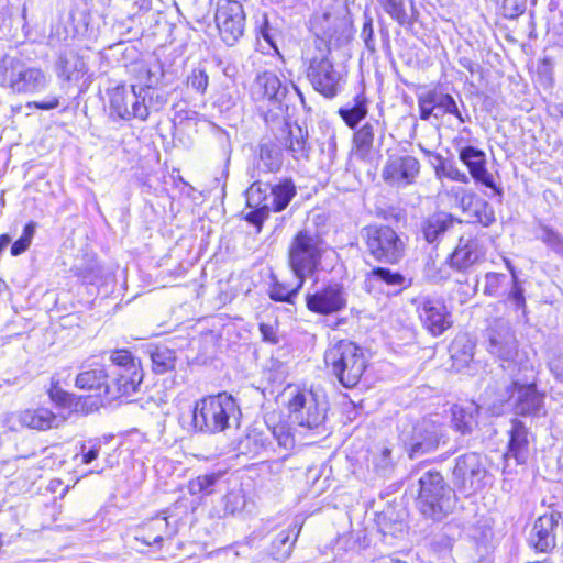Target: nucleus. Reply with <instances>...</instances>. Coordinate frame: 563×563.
Instances as JSON below:
<instances>
[{
	"label": "nucleus",
	"instance_id": "774afa93",
	"mask_svg": "<svg viewBox=\"0 0 563 563\" xmlns=\"http://www.w3.org/2000/svg\"><path fill=\"white\" fill-rule=\"evenodd\" d=\"M49 397L53 401L57 404H65L67 401L68 395L58 387H52L49 389Z\"/></svg>",
	"mask_w": 563,
	"mask_h": 563
},
{
	"label": "nucleus",
	"instance_id": "052dcab7",
	"mask_svg": "<svg viewBox=\"0 0 563 563\" xmlns=\"http://www.w3.org/2000/svg\"><path fill=\"white\" fill-rule=\"evenodd\" d=\"M208 82V75L203 69H194L187 78V85L199 93L206 91Z\"/></svg>",
	"mask_w": 563,
	"mask_h": 563
},
{
	"label": "nucleus",
	"instance_id": "3c124183",
	"mask_svg": "<svg viewBox=\"0 0 563 563\" xmlns=\"http://www.w3.org/2000/svg\"><path fill=\"white\" fill-rule=\"evenodd\" d=\"M224 515H235L245 506L244 496L240 492H229L221 500Z\"/></svg>",
	"mask_w": 563,
	"mask_h": 563
},
{
	"label": "nucleus",
	"instance_id": "c03bdc74",
	"mask_svg": "<svg viewBox=\"0 0 563 563\" xmlns=\"http://www.w3.org/2000/svg\"><path fill=\"white\" fill-rule=\"evenodd\" d=\"M266 439L262 433L252 431L243 437L238 443V451L243 455L254 457L265 448Z\"/></svg>",
	"mask_w": 563,
	"mask_h": 563
},
{
	"label": "nucleus",
	"instance_id": "f03ea898",
	"mask_svg": "<svg viewBox=\"0 0 563 563\" xmlns=\"http://www.w3.org/2000/svg\"><path fill=\"white\" fill-rule=\"evenodd\" d=\"M320 49L307 51L305 55L306 77L312 88L324 98L332 99L343 89L345 74L331 58V47L318 42Z\"/></svg>",
	"mask_w": 563,
	"mask_h": 563
},
{
	"label": "nucleus",
	"instance_id": "7c9ffc66",
	"mask_svg": "<svg viewBox=\"0 0 563 563\" xmlns=\"http://www.w3.org/2000/svg\"><path fill=\"white\" fill-rule=\"evenodd\" d=\"M55 69L59 78L66 81H77L87 73L88 67L84 58L70 49L59 54Z\"/></svg>",
	"mask_w": 563,
	"mask_h": 563
},
{
	"label": "nucleus",
	"instance_id": "0e129e2a",
	"mask_svg": "<svg viewBox=\"0 0 563 563\" xmlns=\"http://www.w3.org/2000/svg\"><path fill=\"white\" fill-rule=\"evenodd\" d=\"M475 200H479V198L474 192L462 190L460 206L464 211L471 212L475 205Z\"/></svg>",
	"mask_w": 563,
	"mask_h": 563
},
{
	"label": "nucleus",
	"instance_id": "864d4df0",
	"mask_svg": "<svg viewBox=\"0 0 563 563\" xmlns=\"http://www.w3.org/2000/svg\"><path fill=\"white\" fill-rule=\"evenodd\" d=\"M272 434L279 446L287 450L294 448L295 439L287 423H278L274 426L272 428Z\"/></svg>",
	"mask_w": 563,
	"mask_h": 563
},
{
	"label": "nucleus",
	"instance_id": "f704fd0d",
	"mask_svg": "<svg viewBox=\"0 0 563 563\" xmlns=\"http://www.w3.org/2000/svg\"><path fill=\"white\" fill-rule=\"evenodd\" d=\"M296 195V186L289 178L282 179L278 184L271 186L267 191L271 210L280 212L285 210Z\"/></svg>",
	"mask_w": 563,
	"mask_h": 563
},
{
	"label": "nucleus",
	"instance_id": "58836bf2",
	"mask_svg": "<svg viewBox=\"0 0 563 563\" xmlns=\"http://www.w3.org/2000/svg\"><path fill=\"white\" fill-rule=\"evenodd\" d=\"M152 369L155 374L163 375L175 369L176 354L166 346H156L150 351Z\"/></svg>",
	"mask_w": 563,
	"mask_h": 563
},
{
	"label": "nucleus",
	"instance_id": "680f3d73",
	"mask_svg": "<svg viewBox=\"0 0 563 563\" xmlns=\"http://www.w3.org/2000/svg\"><path fill=\"white\" fill-rule=\"evenodd\" d=\"M325 140L321 143V152L330 159H333L336 154V137L333 130L325 133Z\"/></svg>",
	"mask_w": 563,
	"mask_h": 563
},
{
	"label": "nucleus",
	"instance_id": "338daca9",
	"mask_svg": "<svg viewBox=\"0 0 563 563\" xmlns=\"http://www.w3.org/2000/svg\"><path fill=\"white\" fill-rule=\"evenodd\" d=\"M31 243H29V241H26L25 239L23 238H19L11 246V254L13 256H18L22 253H24L29 246H30Z\"/></svg>",
	"mask_w": 563,
	"mask_h": 563
},
{
	"label": "nucleus",
	"instance_id": "6e6d98bb",
	"mask_svg": "<svg viewBox=\"0 0 563 563\" xmlns=\"http://www.w3.org/2000/svg\"><path fill=\"white\" fill-rule=\"evenodd\" d=\"M433 97L431 93V90L427 91L423 95H420L418 97V108H419V114L420 119L423 121L429 120L432 115L434 118H439V113L434 112L437 111L435 104H433Z\"/></svg>",
	"mask_w": 563,
	"mask_h": 563
},
{
	"label": "nucleus",
	"instance_id": "a19ab883",
	"mask_svg": "<svg viewBox=\"0 0 563 563\" xmlns=\"http://www.w3.org/2000/svg\"><path fill=\"white\" fill-rule=\"evenodd\" d=\"M476 408L470 405L467 408L461 406L452 407V424L453 428L461 434H468L472 432L476 424L475 417Z\"/></svg>",
	"mask_w": 563,
	"mask_h": 563
},
{
	"label": "nucleus",
	"instance_id": "49530a36",
	"mask_svg": "<svg viewBox=\"0 0 563 563\" xmlns=\"http://www.w3.org/2000/svg\"><path fill=\"white\" fill-rule=\"evenodd\" d=\"M297 534L298 532H295V528L278 532L272 542L273 553L278 556L289 555Z\"/></svg>",
	"mask_w": 563,
	"mask_h": 563
},
{
	"label": "nucleus",
	"instance_id": "72a5a7b5",
	"mask_svg": "<svg viewBox=\"0 0 563 563\" xmlns=\"http://www.w3.org/2000/svg\"><path fill=\"white\" fill-rule=\"evenodd\" d=\"M338 113L350 129H355L368 113V100L364 92L347 101Z\"/></svg>",
	"mask_w": 563,
	"mask_h": 563
},
{
	"label": "nucleus",
	"instance_id": "79ce46f5",
	"mask_svg": "<svg viewBox=\"0 0 563 563\" xmlns=\"http://www.w3.org/2000/svg\"><path fill=\"white\" fill-rule=\"evenodd\" d=\"M260 164L265 172H277L283 164L280 147L273 142H265L260 145Z\"/></svg>",
	"mask_w": 563,
	"mask_h": 563
},
{
	"label": "nucleus",
	"instance_id": "4468645a",
	"mask_svg": "<svg viewBox=\"0 0 563 563\" xmlns=\"http://www.w3.org/2000/svg\"><path fill=\"white\" fill-rule=\"evenodd\" d=\"M309 311L320 316H331L343 311L347 306V292L342 284L331 282L305 296Z\"/></svg>",
	"mask_w": 563,
	"mask_h": 563
},
{
	"label": "nucleus",
	"instance_id": "c85d7f7f",
	"mask_svg": "<svg viewBox=\"0 0 563 563\" xmlns=\"http://www.w3.org/2000/svg\"><path fill=\"white\" fill-rule=\"evenodd\" d=\"M484 253L477 239L461 238L452 254L449 257V264L452 268L465 272L476 264Z\"/></svg>",
	"mask_w": 563,
	"mask_h": 563
},
{
	"label": "nucleus",
	"instance_id": "9b49d317",
	"mask_svg": "<svg viewBox=\"0 0 563 563\" xmlns=\"http://www.w3.org/2000/svg\"><path fill=\"white\" fill-rule=\"evenodd\" d=\"M109 99L111 113L124 121H145L150 115V107H153L146 93L142 95L125 85L109 90Z\"/></svg>",
	"mask_w": 563,
	"mask_h": 563
},
{
	"label": "nucleus",
	"instance_id": "4c0bfd02",
	"mask_svg": "<svg viewBox=\"0 0 563 563\" xmlns=\"http://www.w3.org/2000/svg\"><path fill=\"white\" fill-rule=\"evenodd\" d=\"M383 11L398 25L402 27H411L416 21L411 16L405 5V0H376Z\"/></svg>",
	"mask_w": 563,
	"mask_h": 563
},
{
	"label": "nucleus",
	"instance_id": "6ab92c4d",
	"mask_svg": "<svg viewBox=\"0 0 563 563\" xmlns=\"http://www.w3.org/2000/svg\"><path fill=\"white\" fill-rule=\"evenodd\" d=\"M420 162L411 155L388 156L383 170V180L396 188H405L416 183L420 174Z\"/></svg>",
	"mask_w": 563,
	"mask_h": 563
},
{
	"label": "nucleus",
	"instance_id": "f3484780",
	"mask_svg": "<svg viewBox=\"0 0 563 563\" xmlns=\"http://www.w3.org/2000/svg\"><path fill=\"white\" fill-rule=\"evenodd\" d=\"M563 532V517L559 511L540 516L529 532L528 545L538 553H549L556 547L558 532Z\"/></svg>",
	"mask_w": 563,
	"mask_h": 563
},
{
	"label": "nucleus",
	"instance_id": "603ef678",
	"mask_svg": "<svg viewBox=\"0 0 563 563\" xmlns=\"http://www.w3.org/2000/svg\"><path fill=\"white\" fill-rule=\"evenodd\" d=\"M360 37L362 38L366 49L369 53L376 52V38L373 26V18L367 12L364 13V23Z\"/></svg>",
	"mask_w": 563,
	"mask_h": 563
},
{
	"label": "nucleus",
	"instance_id": "37998d69",
	"mask_svg": "<svg viewBox=\"0 0 563 563\" xmlns=\"http://www.w3.org/2000/svg\"><path fill=\"white\" fill-rule=\"evenodd\" d=\"M432 155H433L434 159L437 161L434 170H435V175L438 178L445 177L451 180L463 183V184L470 183L468 176L464 172H461L454 162L446 159L442 155L437 154V153L432 154Z\"/></svg>",
	"mask_w": 563,
	"mask_h": 563
},
{
	"label": "nucleus",
	"instance_id": "5fc2aeb1",
	"mask_svg": "<svg viewBox=\"0 0 563 563\" xmlns=\"http://www.w3.org/2000/svg\"><path fill=\"white\" fill-rule=\"evenodd\" d=\"M508 268L512 274L514 286L509 292L508 299L515 305L517 310H521L522 314H526V299L523 295V288L518 285L517 276L511 267L510 262H506Z\"/></svg>",
	"mask_w": 563,
	"mask_h": 563
},
{
	"label": "nucleus",
	"instance_id": "6e6552de",
	"mask_svg": "<svg viewBox=\"0 0 563 563\" xmlns=\"http://www.w3.org/2000/svg\"><path fill=\"white\" fill-rule=\"evenodd\" d=\"M110 360L112 364L109 369L110 377L106 397L113 400L137 393L143 382L141 362L126 350L112 352Z\"/></svg>",
	"mask_w": 563,
	"mask_h": 563
},
{
	"label": "nucleus",
	"instance_id": "39448f33",
	"mask_svg": "<svg viewBox=\"0 0 563 563\" xmlns=\"http://www.w3.org/2000/svg\"><path fill=\"white\" fill-rule=\"evenodd\" d=\"M285 396L287 397L289 418L294 423L317 435L328 433V407L316 394L311 390H301L289 386L285 390Z\"/></svg>",
	"mask_w": 563,
	"mask_h": 563
},
{
	"label": "nucleus",
	"instance_id": "4d7b16f0",
	"mask_svg": "<svg viewBox=\"0 0 563 563\" xmlns=\"http://www.w3.org/2000/svg\"><path fill=\"white\" fill-rule=\"evenodd\" d=\"M257 36L262 37L271 47L277 48L275 43L276 30L269 24L267 16L264 14L256 21Z\"/></svg>",
	"mask_w": 563,
	"mask_h": 563
},
{
	"label": "nucleus",
	"instance_id": "b1692460",
	"mask_svg": "<svg viewBox=\"0 0 563 563\" xmlns=\"http://www.w3.org/2000/svg\"><path fill=\"white\" fill-rule=\"evenodd\" d=\"M292 88L296 93L302 99V93L292 81L283 82L280 78L273 71H263L256 76L255 89L262 98H265L274 103L280 104Z\"/></svg>",
	"mask_w": 563,
	"mask_h": 563
},
{
	"label": "nucleus",
	"instance_id": "0eeeda50",
	"mask_svg": "<svg viewBox=\"0 0 563 563\" xmlns=\"http://www.w3.org/2000/svg\"><path fill=\"white\" fill-rule=\"evenodd\" d=\"M51 84L42 68L29 66L18 58H5L0 65V87L16 95H38Z\"/></svg>",
	"mask_w": 563,
	"mask_h": 563
},
{
	"label": "nucleus",
	"instance_id": "c756f323",
	"mask_svg": "<svg viewBox=\"0 0 563 563\" xmlns=\"http://www.w3.org/2000/svg\"><path fill=\"white\" fill-rule=\"evenodd\" d=\"M509 442L507 457H512L518 464H523L529 455V431L525 423L518 419L511 420V428L508 431Z\"/></svg>",
	"mask_w": 563,
	"mask_h": 563
},
{
	"label": "nucleus",
	"instance_id": "a878e982",
	"mask_svg": "<svg viewBox=\"0 0 563 563\" xmlns=\"http://www.w3.org/2000/svg\"><path fill=\"white\" fill-rule=\"evenodd\" d=\"M342 24L343 20L329 10L314 12L310 19V29L314 34L313 48L320 49L319 41L331 47L332 41Z\"/></svg>",
	"mask_w": 563,
	"mask_h": 563
},
{
	"label": "nucleus",
	"instance_id": "9d476101",
	"mask_svg": "<svg viewBox=\"0 0 563 563\" xmlns=\"http://www.w3.org/2000/svg\"><path fill=\"white\" fill-rule=\"evenodd\" d=\"M368 253L378 262L397 264L405 256L406 244L389 225L374 224L362 229Z\"/></svg>",
	"mask_w": 563,
	"mask_h": 563
},
{
	"label": "nucleus",
	"instance_id": "ea45409f",
	"mask_svg": "<svg viewBox=\"0 0 563 563\" xmlns=\"http://www.w3.org/2000/svg\"><path fill=\"white\" fill-rule=\"evenodd\" d=\"M305 279L297 278L295 286L274 280L269 285L268 296L273 301L292 303L298 296L300 289L303 287Z\"/></svg>",
	"mask_w": 563,
	"mask_h": 563
},
{
	"label": "nucleus",
	"instance_id": "dca6fc26",
	"mask_svg": "<svg viewBox=\"0 0 563 563\" xmlns=\"http://www.w3.org/2000/svg\"><path fill=\"white\" fill-rule=\"evenodd\" d=\"M487 351L503 362L512 363L518 354V341L510 323L494 320L486 329Z\"/></svg>",
	"mask_w": 563,
	"mask_h": 563
},
{
	"label": "nucleus",
	"instance_id": "aec40b11",
	"mask_svg": "<svg viewBox=\"0 0 563 563\" xmlns=\"http://www.w3.org/2000/svg\"><path fill=\"white\" fill-rule=\"evenodd\" d=\"M178 532L177 522H170L167 516L157 515L142 522L133 530V538L145 547L161 548L164 539H172Z\"/></svg>",
	"mask_w": 563,
	"mask_h": 563
},
{
	"label": "nucleus",
	"instance_id": "ddd939ff",
	"mask_svg": "<svg viewBox=\"0 0 563 563\" xmlns=\"http://www.w3.org/2000/svg\"><path fill=\"white\" fill-rule=\"evenodd\" d=\"M486 477L487 470L479 454L471 452L456 457L452 483L461 494L470 496L483 489Z\"/></svg>",
	"mask_w": 563,
	"mask_h": 563
},
{
	"label": "nucleus",
	"instance_id": "5701e85b",
	"mask_svg": "<svg viewBox=\"0 0 563 563\" xmlns=\"http://www.w3.org/2000/svg\"><path fill=\"white\" fill-rule=\"evenodd\" d=\"M129 71L134 80L130 87L137 90V92H142V95L146 93L147 99L152 103L153 89H155L163 77L161 65L157 63L150 65L145 62H135L130 65Z\"/></svg>",
	"mask_w": 563,
	"mask_h": 563
},
{
	"label": "nucleus",
	"instance_id": "423d86ee",
	"mask_svg": "<svg viewBox=\"0 0 563 563\" xmlns=\"http://www.w3.org/2000/svg\"><path fill=\"white\" fill-rule=\"evenodd\" d=\"M324 363L346 388L356 386L366 368L363 350L349 340H340L329 346L324 353Z\"/></svg>",
	"mask_w": 563,
	"mask_h": 563
},
{
	"label": "nucleus",
	"instance_id": "e2e57ef3",
	"mask_svg": "<svg viewBox=\"0 0 563 563\" xmlns=\"http://www.w3.org/2000/svg\"><path fill=\"white\" fill-rule=\"evenodd\" d=\"M260 332L262 334L263 341L272 343V344L278 343L277 331L274 325L267 324V323H261Z\"/></svg>",
	"mask_w": 563,
	"mask_h": 563
},
{
	"label": "nucleus",
	"instance_id": "f257e3e1",
	"mask_svg": "<svg viewBox=\"0 0 563 563\" xmlns=\"http://www.w3.org/2000/svg\"><path fill=\"white\" fill-rule=\"evenodd\" d=\"M240 409L235 399L227 393L197 400L179 420L183 428L206 434H214L230 427V420L238 421Z\"/></svg>",
	"mask_w": 563,
	"mask_h": 563
},
{
	"label": "nucleus",
	"instance_id": "4be33fe9",
	"mask_svg": "<svg viewBox=\"0 0 563 563\" xmlns=\"http://www.w3.org/2000/svg\"><path fill=\"white\" fill-rule=\"evenodd\" d=\"M15 420L21 427L45 431L59 428L66 420L64 416L56 415L48 408H27L18 412L8 415L7 422Z\"/></svg>",
	"mask_w": 563,
	"mask_h": 563
},
{
	"label": "nucleus",
	"instance_id": "e433bc0d",
	"mask_svg": "<svg viewBox=\"0 0 563 563\" xmlns=\"http://www.w3.org/2000/svg\"><path fill=\"white\" fill-rule=\"evenodd\" d=\"M371 464L377 476L384 478L390 477L395 470L393 449L386 444L376 446L371 452Z\"/></svg>",
	"mask_w": 563,
	"mask_h": 563
},
{
	"label": "nucleus",
	"instance_id": "69168bd1",
	"mask_svg": "<svg viewBox=\"0 0 563 563\" xmlns=\"http://www.w3.org/2000/svg\"><path fill=\"white\" fill-rule=\"evenodd\" d=\"M59 106V100L57 97H52L46 101H32L27 102V108H36L40 110H53Z\"/></svg>",
	"mask_w": 563,
	"mask_h": 563
},
{
	"label": "nucleus",
	"instance_id": "a18cd8bd",
	"mask_svg": "<svg viewBox=\"0 0 563 563\" xmlns=\"http://www.w3.org/2000/svg\"><path fill=\"white\" fill-rule=\"evenodd\" d=\"M220 476L219 473L199 475L188 483V490L191 495H210Z\"/></svg>",
	"mask_w": 563,
	"mask_h": 563
},
{
	"label": "nucleus",
	"instance_id": "393cba45",
	"mask_svg": "<svg viewBox=\"0 0 563 563\" xmlns=\"http://www.w3.org/2000/svg\"><path fill=\"white\" fill-rule=\"evenodd\" d=\"M269 184L255 181L246 190L247 207L253 210L250 211L245 219L247 222L257 227L261 231L263 222L268 218L271 212V205L268 203L267 191Z\"/></svg>",
	"mask_w": 563,
	"mask_h": 563
},
{
	"label": "nucleus",
	"instance_id": "bf43d9fd",
	"mask_svg": "<svg viewBox=\"0 0 563 563\" xmlns=\"http://www.w3.org/2000/svg\"><path fill=\"white\" fill-rule=\"evenodd\" d=\"M501 3L503 13L508 19H515L526 10L527 0H497Z\"/></svg>",
	"mask_w": 563,
	"mask_h": 563
},
{
	"label": "nucleus",
	"instance_id": "c9c22d12",
	"mask_svg": "<svg viewBox=\"0 0 563 563\" xmlns=\"http://www.w3.org/2000/svg\"><path fill=\"white\" fill-rule=\"evenodd\" d=\"M365 283L374 286L376 283H384L397 291H401L411 286V279L399 272H394L387 267H375L366 274Z\"/></svg>",
	"mask_w": 563,
	"mask_h": 563
},
{
	"label": "nucleus",
	"instance_id": "1a4fd4ad",
	"mask_svg": "<svg viewBox=\"0 0 563 563\" xmlns=\"http://www.w3.org/2000/svg\"><path fill=\"white\" fill-rule=\"evenodd\" d=\"M399 439L410 459L421 456L445 443L448 434L445 427L432 419L423 418L416 422H404L400 427Z\"/></svg>",
	"mask_w": 563,
	"mask_h": 563
},
{
	"label": "nucleus",
	"instance_id": "2eb2a0df",
	"mask_svg": "<svg viewBox=\"0 0 563 563\" xmlns=\"http://www.w3.org/2000/svg\"><path fill=\"white\" fill-rule=\"evenodd\" d=\"M499 401L509 402L515 413L520 416H539L544 407V396L534 384L521 385L518 382L505 386Z\"/></svg>",
	"mask_w": 563,
	"mask_h": 563
},
{
	"label": "nucleus",
	"instance_id": "473e14b6",
	"mask_svg": "<svg viewBox=\"0 0 563 563\" xmlns=\"http://www.w3.org/2000/svg\"><path fill=\"white\" fill-rule=\"evenodd\" d=\"M454 218L446 212H438L421 223V233L428 243L439 242L444 233L453 227Z\"/></svg>",
	"mask_w": 563,
	"mask_h": 563
},
{
	"label": "nucleus",
	"instance_id": "7ed1b4c3",
	"mask_svg": "<svg viewBox=\"0 0 563 563\" xmlns=\"http://www.w3.org/2000/svg\"><path fill=\"white\" fill-rule=\"evenodd\" d=\"M325 241L312 229H302L292 238L288 249V263L296 278L307 279L321 271Z\"/></svg>",
	"mask_w": 563,
	"mask_h": 563
},
{
	"label": "nucleus",
	"instance_id": "de8ad7c7",
	"mask_svg": "<svg viewBox=\"0 0 563 563\" xmlns=\"http://www.w3.org/2000/svg\"><path fill=\"white\" fill-rule=\"evenodd\" d=\"M375 124H377V122H366L363 126L355 131L353 141L357 151L366 154L372 150L375 135Z\"/></svg>",
	"mask_w": 563,
	"mask_h": 563
},
{
	"label": "nucleus",
	"instance_id": "bb28decb",
	"mask_svg": "<svg viewBox=\"0 0 563 563\" xmlns=\"http://www.w3.org/2000/svg\"><path fill=\"white\" fill-rule=\"evenodd\" d=\"M109 369L97 362L87 361L77 375L75 386L82 390H95L97 395L106 396V388L109 385Z\"/></svg>",
	"mask_w": 563,
	"mask_h": 563
},
{
	"label": "nucleus",
	"instance_id": "cd10ccee",
	"mask_svg": "<svg viewBox=\"0 0 563 563\" xmlns=\"http://www.w3.org/2000/svg\"><path fill=\"white\" fill-rule=\"evenodd\" d=\"M308 131L298 124H287L279 139L280 145L296 161L309 159L311 146L308 141Z\"/></svg>",
	"mask_w": 563,
	"mask_h": 563
},
{
	"label": "nucleus",
	"instance_id": "a211bd4d",
	"mask_svg": "<svg viewBox=\"0 0 563 563\" xmlns=\"http://www.w3.org/2000/svg\"><path fill=\"white\" fill-rule=\"evenodd\" d=\"M417 312L423 328L433 336L443 334L453 323L452 314L441 298L429 296L419 298Z\"/></svg>",
	"mask_w": 563,
	"mask_h": 563
},
{
	"label": "nucleus",
	"instance_id": "2f4dec72",
	"mask_svg": "<svg viewBox=\"0 0 563 563\" xmlns=\"http://www.w3.org/2000/svg\"><path fill=\"white\" fill-rule=\"evenodd\" d=\"M431 93L433 97V104H435L437 112L439 117L450 114L457 119L460 123H468L471 122V115L464 104V102L460 99L461 108L457 104V101L450 93L442 92L438 89H431Z\"/></svg>",
	"mask_w": 563,
	"mask_h": 563
},
{
	"label": "nucleus",
	"instance_id": "09e8293b",
	"mask_svg": "<svg viewBox=\"0 0 563 563\" xmlns=\"http://www.w3.org/2000/svg\"><path fill=\"white\" fill-rule=\"evenodd\" d=\"M553 252L563 255V236L545 224H540L537 235Z\"/></svg>",
	"mask_w": 563,
	"mask_h": 563
},
{
	"label": "nucleus",
	"instance_id": "8fccbe9b",
	"mask_svg": "<svg viewBox=\"0 0 563 563\" xmlns=\"http://www.w3.org/2000/svg\"><path fill=\"white\" fill-rule=\"evenodd\" d=\"M475 221L483 224L484 227H489L495 221V212L489 203L479 198V200H475V205L471 211Z\"/></svg>",
	"mask_w": 563,
	"mask_h": 563
},
{
	"label": "nucleus",
	"instance_id": "f8f14e48",
	"mask_svg": "<svg viewBox=\"0 0 563 563\" xmlns=\"http://www.w3.org/2000/svg\"><path fill=\"white\" fill-rule=\"evenodd\" d=\"M214 22L221 41L227 46H234L245 32L246 16L242 3L236 0H218Z\"/></svg>",
	"mask_w": 563,
	"mask_h": 563
},
{
	"label": "nucleus",
	"instance_id": "412c9836",
	"mask_svg": "<svg viewBox=\"0 0 563 563\" xmlns=\"http://www.w3.org/2000/svg\"><path fill=\"white\" fill-rule=\"evenodd\" d=\"M459 158L467 167L471 177L476 184L493 189L494 194L497 196L503 195L501 188L496 185L494 176L487 170L486 154L484 151L467 145L460 148Z\"/></svg>",
	"mask_w": 563,
	"mask_h": 563
},
{
	"label": "nucleus",
	"instance_id": "13d9d810",
	"mask_svg": "<svg viewBox=\"0 0 563 563\" xmlns=\"http://www.w3.org/2000/svg\"><path fill=\"white\" fill-rule=\"evenodd\" d=\"M506 278L507 276L501 273H487L485 276L484 294L496 297Z\"/></svg>",
	"mask_w": 563,
	"mask_h": 563
},
{
	"label": "nucleus",
	"instance_id": "20e7f679",
	"mask_svg": "<svg viewBox=\"0 0 563 563\" xmlns=\"http://www.w3.org/2000/svg\"><path fill=\"white\" fill-rule=\"evenodd\" d=\"M418 484L417 506L426 518L441 521L454 510L457 501L456 495L439 472L423 473Z\"/></svg>",
	"mask_w": 563,
	"mask_h": 563
}]
</instances>
